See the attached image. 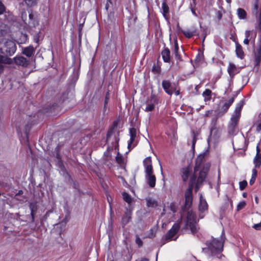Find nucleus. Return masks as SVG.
Returning <instances> with one entry per match:
<instances>
[{"label": "nucleus", "mask_w": 261, "mask_h": 261, "mask_svg": "<svg viewBox=\"0 0 261 261\" xmlns=\"http://www.w3.org/2000/svg\"><path fill=\"white\" fill-rule=\"evenodd\" d=\"M210 167V164L206 163V164L203 166V168L200 170V171L197 179V185L202 183V181L204 180Z\"/></svg>", "instance_id": "obj_8"}, {"label": "nucleus", "mask_w": 261, "mask_h": 261, "mask_svg": "<svg viewBox=\"0 0 261 261\" xmlns=\"http://www.w3.org/2000/svg\"><path fill=\"white\" fill-rule=\"evenodd\" d=\"M207 208V204L205 200L200 198L199 205V210L201 212H203Z\"/></svg>", "instance_id": "obj_26"}, {"label": "nucleus", "mask_w": 261, "mask_h": 261, "mask_svg": "<svg viewBox=\"0 0 261 261\" xmlns=\"http://www.w3.org/2000/svg\"><path fill=\"white\" fill-rule=\"evenodd\" d=\"M253 228L257 230H261V220L259 223L254 224L253 226Z\"/></svg>", "instance_id": "obj_44"}, {"label": "nucleus", "mask_w": 261, "mask_h": 261, "mask_svg": "<svg viewBox=\"0 0 261 261\" xmlns=\"http://www.w3.org/2000/svg\"><path fill=\"white\" fill-rule=\"evenodd\" d=\"M256 217H261V215H259V214H257V215H256Z\"/></svg>", "instance_id": "obj_64"}, {"label": "nucleus", "mask_w": 261, "mask_h": 261, "mask_svg": "<svg viewBox=\"0 0 261 261\" xmlns=\"http://www.w3.org/2000/svg\"><path fill=\"white\" fill-rule=\"evenodd\" d=\"M147 205L148 207H155L158 206V202L154 199L151 198L146 199Z\"/></svg>", "instance_id": "obj_28"}, {"label": "nucleus", "mask_w": 261, "mask_h": 261, "mask_svg": "<svg viewBox=\"0 0 261 261\" xmlns=\"http://www.w3.org/2000/svg\"><path fill=\"white\" fill-rule=\"evenodd\" d=\"M236 52L237 56L240 59H243L244 57V53L242 49L241 45L238 43H236Z\"/></svg>", "instance_id": "obj_22"}, {"label": "nucleus", "mask_w": 261, "mask_h": 261, "mask_svg": "<svg viewBox=\"0 0 261 261\" xmlns=\"http://www.w3.org/2000/svg\"><path fill=\"white\" fill-rule=\"evenodd\" d=\"M143 165L145 168V172L153 171L150 156H148L144 160Z\"/></svg>", "instance_id": "obj_14"}, {"label": "nucleus", "mask_w": 261, "mask_h": 261, "mask_svg": "<svg viewBox=\"0 0 261 261\" xmlns=\"http://www.w3.org/2000/svg\"><path fill=\"white\" fill-rule=\"evenodd\" d=\"M238 121V120L235 119L234 118H231V121L228 126V133L229 134L233 135L234 133Z\"/></svg>", "instance_id": "obj_15"}, {"label": "nucleus", "mask_w": 261, "mask_h": 261, "mask_svg": "<svg viewBox=\"0 0 261 261\" xmlns=\"http://www.w3.org/2000/svg\"><path fill=\"white\" fill-rule=\"evenodd\" d=\"M244 104V102L243 100L240 101V102L238 103L231 118H234L235 119L239 120L240 117L242 108Z\"/></svg>", "instance_id": "obj_13"}, {"label": "nucleus", "mask_w": 261, "mask_h": 261, "mask_svg": "<svg viewBox=\"0 0 261 261\" xmlns=\"http://www.w3.org/2000/svg\"><path fill=\"white\" fill-rule=\"evenodd\" d=\"M113 8V3L110 0H108V2L106 5V9L108 11L109 8Z\"/></svg>", "instance_id": "obj_42"}, {"label": "nucleus", "mask_w": 261, "mask_h": 261, "mask_svg": "<svg viewBox=\"0 0 261 261\" xmlns=\"http://www.w3.org/2000/svg\"><path fill=\"white\" fill-rule=\"evenodd\" d=\"M173 92H175V94L176 95H178L179 94V90H175V89H174V90L173 91Z\"/></svg>", "instance_id": "obj_58"}, {"label": "nucleus", "mask_w": 261, "mask_h": 261, "mask_svg": "<svg viewBox=\"0 0 261 261\" xmlns=\"http://www.w3.org/2000/svg\"><path fill=\"white\" fill-rule=\"evenodd\" d=\"M179 228V224L178 223H175L166 234L165 239L167 241L170 240L176 234Z\"/></svg>", "instance_id": "obj_9"}, {"label": "nucleus", "mask_w": 261, "mask_h": 261, "mask_svg": "<svg viewBox=\"0 0 261 261\" xmlns=\"http://www.w3.org/2000/svg\"><path fill=\"white\" fill-rule=\"evenodd\" d=\"M236 70V67L235 65L232 64H230L228 68V72L229 73V75L232 76L234 74Z\"/></svg>", "instance_id": "obj_33"}, {"label": "nucleus", "mask_w": 261, "mask_h": 261, "mask_svg": "<svg viewBox=\"0 0 261 261\" xmlns=\"http://www.w3.org/2000/svg\"><path fill=\"white\" fill-rule=\"evenodd\" d=\"M196 136H197L196 134L195 133V132H193V139H192V147L193 149L194 148L196 142L197 141Z\"/></svg>", "instance_id": "obj_37"}, {"label": "nucleus", "mask_w": 261, "mask_h": 261, "mask_svg": "<svg viewBox=\"0 0 261 261\" xmlns=\"http://www.w3.org/2000/svg\"><path fill=\"white\" fill-rule=\"evenodd\" d=\"M234 100V97H231L227 101L225 102L222 106L220 111L223 113H225L229 109L230 106L232 105Z\"/></svg>", "instance_id": "obj_16"}, {"label": "nucleus", "mask_w": 261, "mask_h": 261, "mask_svg": "<svg viewBox=\"0 0 261 261\" xmlns=\"http://www.w3.org/2000/svg\"><path fill=\"white\" fill-rule=\"evenodd\" d=\"M30 206V208L31 210V214H32V216L33 217V212H34V211L35 210L36 207H35V205L33 204H31Z\"/></svg>", "instance_id": "obj_49"}, {"label": "nucleus", "mask_w": 261, "mask_h": 261, "mask_svg": "<svg viewBox=\"0 0 261 261\" xmlns=\"http://www.w3.org/2000/svg\"><path fill=\"white\" fill-rule=\"evenodd\" d=\"M162 86L167 94L170 95H171L173 94L174 88L171 86L169 81L166 80L163 81Z\"/></svg>", "instance_id": "obj_10"}, {"label": "nucleus", "mask_w": 261, "mask_h": 261, "mask_svg": "<svg viewBox=\"0 0 261 261\" xmlns=\"http://www.w3.org/2000/svg\"><path fill=\"white\" fill-rule=\"evenodd\" d=\"M206 154L204 152L203 154H201L198 156L195 161V166L194 168V172L201 170L203 168V166L206 164H203L204 161H205L204 156Z\"/></svg>", "instance_id": "obj_7"}, {"label": "nucleus", "mask_w": 261, "mask_h": 261, "mask_svg": "<svg viewBox=\"0 0 261 261\" xmlns=\"http://www.w3.org/2000/svg\"><path fill=\"white\" fill-rule=\"evenodd\" d=\"M255 168H259L261 165V154H256L253 160Z\"/></svg>", "instance_id": "obj_25"}, {"label": "nucleus", "mask_w": 261, "mask_h": 261, "mask_svg": "<svg viewBox=\"0 0 261 261\" xmlns=\"http://www.w3.org/2000/svg\"><path fill=\"white\" fill-rule=\"evenodd\" d=\"M256 176H257V170L255 169H253L252 170V174L251 178L256 179Z\"/></svg>", "instance_id": "obj_46"}, {"label": "nucleus", "mask_w": 261, "mask_h": 261, "mask_svg": "<svg viewBox=\"0 0 261 261\" xmlns=\"http://www.w3.org/2000/svg\"><path fill=\"white\" fill-rule=\"evenodd\" d=\"M145 173V179L150 188H153L155 186L156 177L153 174V171Z\"/></svg>", "instance_id": "obj_6"}, {"label": "nucleus", "mask_w": 261, "mask_h": 261, "mask_svg": "<svg viewBox=\"0 0 261 261\" xmlns=\"http://www.w3.org/2000/svg\"><path fill=\"white\" fill-rule=\"evenodd\" d=\"M136 244H138V245L139 247H141L143 245L142 241H141L140 238L138 236H136Z\"/></svg>", "instance_id": "obj_41"}, {"label": "nucleus", "mask_w": 261, "mask_h": 261, "mask_svg": "<svg viewBox=\"0 0 261 261\" xmlns=\"http://www.w3.org/2000/svg\"><path fill=\"white\" fill-rule=\"evenodd\" d=\"M25 4L30 7L35 6L38 1V0H24Z\"/></svg>", "instance_id": "obj_34"}, {"label": "nucleus", "mask_w": 261, "mask_h": 261, "mask_svg": "<svg viewBox=\"0 0 261 261\" xmlns=\"http://www.w3.org/2000/svg\"><path fill=\"white\" fill-rule=\"evenodd\" d=\"M16 50L15 43L11 40L2 39L0 41V52L2 54L11 56Z\"/></svg>", "instance_id": "obj_2"}, {"label": "nucleus", "mask_w": 261, "mask_h": 261, "mask_svg": "<svg viewBox=\"0 0 261 261\" xmlns=\"http://www.w3.org/2000/svg\"><path fill=\"white\" fill-rule=\"evenodd\" d=\"M112 135V130H111L110 132H109V133H108V136H111V135Z\"/></svg>", "instance_id": "obj_61"}, {"label": "nucleus", "mask_w": 261, "mask_h": 261, "mask_svg": "<svg viewBox=\"0 0 261 261\" xmlns=\"http://www.w3.org/2000/svg\"><path fill=\"white\" fill-rule=\"evenodd\" d=\"M255 200L256 203H258V199L257 197H255Z\"/></svg>", "instance_id": "obj_59"}, {"label": "nucleus", "mask_w": 261, "mask_h": 261, "mask_svg": "<svg viewBox=\"0 0 261 261\" xmlns=\"http://www.w3.org/2000/svg\"><path fill=\"white\" fill-rule=\"evenodd\" d=\"M131 215V211L130 210H127L122 218V223L123 225H126L130 221Z\"/></svg>", "instance_id": "obj_19"}, {"label": "nucleus", "mask_w": 261, "mask_h": 261, "mask_svg": "<svg viewBox=\"0 0 261 261\" xmlns=\"http://www.w3.org/2000/svg\"><path fill=\"white\" fill-rule=\"evenodd\" d=\"M109 243H110L112 240L113 239V234L112 230L110 232H109Z\"/></svg>", "instance_id": "obj_48"}, {"label": "nucleus", "mask_w": 261, "mask_h": 261, "mask_svg": "<svg viewBox=\"0 0 261 261\" xmlns=\"http://www.w3.org/2000/svg\"><path fill=\"white\" fill-rule=\"evenodd\" d=\"M161 173L163 174V169H162V166L161 165Z\"/></svg>", "instance_id": "obj_63"}, {"label": "nucleus", "mask_w": 261, "mask_h": 261, "mask_svg": "<svg viewBox=\"0 0 261 261\" xmlns=\"http://www.w3.org/2000/svg\"><path fill=\"white\" fill-rule=\"evenodd\" d=\"M178 47L177 43V41H175L174 52L178 51Z\"/></svg>", "instance_id": "obj_52"}, {"label": "nucleus", "mask_w": 261, "mask_h": 261, "mask_svg": "<svg viewBox=\"0 0 261 261\" xmlns=\"http://www.w3.org/2000/svg\"><path fill=\"white\" fill-rule=\"evenodd\" d=\"M255 65H258L261 61V48H258L254 52Z\"/></svg>", "instance_id": "obj_20"}, {"label": "nucleus", "mask_w": 261, "mask_h": 261, "mask_svg": "<svg viewBox=\"0 0 261 261\" xmlns=\"http://www.w3.org/2000/svg\"><path fill=\"white\" fill-rule=\"evenodd\" d=\"M123 199L130 204L132 201V198L130 195L126 192H123L122 194Z\"/></svg>", "instance_id": "obj_29"}, {"label": "nucleus", "mask_w": 261, "mask_h": 261, "mask_svg": "<svg viewBox=\"0 0 261 261\" xmlns=\"http://www.w3.org/2000/svg\"><path fill=\"white\" fill-rule=\"evenodd\" d=\"M183 34L186 36L187 37L190 38L192 37L193 36L195 35L196 34V30H186L182 32Z\"/></svg>", "instance_id": "obj_30"}, {"label": "nucleus", "mask_w": 261, "mask_h": 261, "mask_svg": "<svg viewBox=\"0 0 261 261\" xmlns=\"http://www.w3.org/2000/svg\"><path fill=\"white\" fill-rule=\"evenodd\" d=\"M250 33H251V32L250 31H246L245 32V37H246V38H251V37H250Z\"/></svg>", "instance_id": "obj_50"}, {"label": "nucleus", "mask_w": 261, "mask_h": 261, "mask_svg": "<svg viewBox=\"0 0 261 261\" xmlns=\"http://www.w3.org/2000/svg\"><path fill=\"white\" fill-rule=\"evenodd\" d=\"M246 205V202L245 201L240 202L237 205V210L239 211L242 210Z\"/></svg>", "instance_id": "obj_38"}, {"label": "nucleus", "mask_w": 261, "mask_h": 261, "mask_svg": "<svg viewBox=\"0 0 261 261\" xmlns=\"http://www.w3.org/2000/svg\"><path fill=\"white\" fill-rule=\"evenodd\" d=\"M170 208H171V210L173 211V213H175L176 212V210L175 209L174 204L172 203L170 205Z\"/></svg>", "instance_id": "obj_53"}, {"label": "nucleus", "mask_w": 261, "mask_h": 261, "mask_svg": "<svg viewBox=\"0 0 261 261\" xmlns=\"http://www.w3.org/2000/svg\"><path fill=\"white\" fill-rule=\"evenodd\" d=\"M243 197H246V196H247V193H244L243 194Z\"/></svg>", "instance_id": "obj_60"}, {"label": "nucleus", "mask_w": 261, "mask_h": 261, "mask_svg": "<svg viewBox=\"0 0 261 261\" xmlns=\"http://www.w3.org/2000/svg\"><path fill=\"white\" fill-rule=\"evenodd\" d=\"M129 134L130 137V140L127 145L129 150H130L131 148H133L135 146V145L133 144V143L136 137V129L135 128H130Z\"/></svg>", "instance_id": "obj_12"}, {"label": "nucleus", "mask_w": 261, "mask_h": 261, "mask_svg": "<svg viewBox=\"0 0 261 261\" xmlns=\"http://www.w3.org/2000/svg\"><path fill=\"white\" fill-rule=\"evenodd\" d=\"M190 173V170L188 168H183L182 170V178L184 181H187Z\"/></svg>", "instance_id": "obj_27"}, {"label": "nucleus", "mask_w": 261, "mask_h": 261, "mask_svg": "<svg viewBox=\"0 0 261 261\" xmlns=\"http://www.w3.org/2000/svg\"><path fill=\"white\" fill-rule=\"evenodd\" d=\"M238 16L241 19H245L246 17V12L244 10L239 8L237 10Z\"/></svg>", "instance_id": "obj_31"}, {"label": "nucleus", "mask_w": 261, "mask_h": 261, "mask_svg": "<svg viewBox=\"0 0 261 261\" xmlns=\"http://www.w3.org/2000/svg\"><path fill=\"white\" fill-rule=\"evenodd\" d=\"M250 40L251 38H245L244 40V43L245 44L248 45Z\"/></svg>", "instance_id": "obj_51"}, {"label": "nucleus", "mask_w": 261, "mask_h": 261, "mask_svg": "<svg viewBox=\"0 0 261 261\" xmlns=\"http://www.w3.org/2000/svg\"><path fill=\"white\" fill-rule=\"evenodd\" d=\"M136 261H149V259L146 258H142L138 259Z\"/></svg>", "instance_id": "obj_56"}, {"label": "nucleus", "mask_w": 261, "mask_h": 261, "mask_svg": "<svg viewBox=\"0 0 261 261\" xmlns=\"http://www.w3.org/2000/svg\"><path fill=\"white\" fill-rule=\"evenodd\" d=\"M107 261H114V258L112 252H108Z\"/></svg>", "instance_id": "obj_45"}, {"label": "nucleus", "mask_w": 261, "mask_h": 261, "mask_svg": "<svg viewBox=\"0 0 261 261\" xmlns=\"http://www.w3.org/2000/svg\"><path fill=\"white\" fill-rule=\"evenodd\" d=\"M247 182L246 180H243L239 182L240 189L241 190H243L247 186Z\"/></svg>", "instance_id": "obj_36"}, {"label": "nucleus", "mask_w": 261, "mask_h": 261, "mask_svg": "<svg viewBox=\"0 0 261 261\" xmlns=\"http://www.w3.org/2000/svg\"><path fill=\"white\" fill-rule=\"evenodd\" d=\"M212 91L210 89H206L202 94L203 97H204L205 100H210L211 98Z\"/></svg>", "instance_id": "obj_32"}, {"label": "nucleus", "mask_w": 261, "mask_h": 261, "mask_svg": "<svg viewBox=\"0 0 261 261\" xmlns=\"http://www.w3.org/2000/svg\"><path fill=\"white\" fill-rule=\"evenodd\" d=\"M199 88V86H198V85H197V86L195 87V89H196V90H198V89Z\"/></svg>", "instance_id": "obj_62"}, {"label": "nucleus", "mask_w": 261, "mask_h": 261, "mask_svg": "<svg viewBox=\"0 0 261 261\" xmlns=\"http://www.w3.org/2000/svg\"><path fill=\"white\" fill-rule=\"evenodd\" d=\"M183 229L190 230L193 234L198 231L199 227L196 221V216L192 211L188 212L186 223Z\"/></svg>", "instance_id": "obj_1"}, {"label": "nucleus", "mask_w": 261, "mask_h": 261, "mask_svg": "<svg viewBox=\"0 0 261 261\" xmlns=\"http://www.w3.org/2000/svg\"><path fill=\"white\" fill-rule=\"evenodd\" d=\"M34 51H35V50H34V48L32 46H29V47L24 48L23 49L22 53H23V54L25 55L27 57H30L33 55Z\"/></svg>", "instance_id": "obj_24"}, {"label": "nucleus", "mask_w": 261, "mask_h": 261, "mask_svg": "<svg viewBox=\"0 0 261 261\" xmlns=\"http://www.w3.org/2000/svg\"><path fill=\"white\" fill-rule=\"evenodd\" d=\"M162 58L165 62H169L170 59V53L168 48L164 49L162 52Z\"/></svg>", "instance_id": "obj_21"}, {"label": "nucleus", "mask_w": 261, "mask_h": 261, "mask_svg": "<svg viewBox=\"0 0 261 261\" xmlns=\"http://www.w3.org/2000/svg\"><path fill=\"white\" fill-rule=\"evenodd\" d=\"M175 53V57L176 58H177V60H180V56L178 53V51H176V52H174Z\"/></svg>", "instance_id": "obj_54"}, {"label": "nucleus", "mask_w": 261, "mask_h": 261, "mask_svg": "<svg viewBox=\"0 0 261 261\" xmlns=\"http://www.w3.org/2000/svg\"><path fill=\"white\" fill-rule=\"evenodd\" d=\"M108 198V201L109 203V204H110V209H111V220L112 219V205H113V199L112 198L110 197V199L109 198V197H107Z\"/></svg>", "instance_id": "obj_40"}, {"label": "nucleus", "mask_w": 261, "mask_h": 261, "mask_svg": "<svg viewBox=\"0 0 261 261\" xmlns=\"http://www.w3.org/2000/svg\"><path fill=\"white\" fill-rule=\"evenodd\" d=\"M21 18L23 22L30 27H35L38 24L36 13L31 9H28L22 12Z\"/></svg>", "instance_id": "obj_3"}, {"label": "nucleus", "mask_w": 261, "mask_h": 261, "mask_svg": "<svg viewBox=\"0 0 261 261\" xmlns=\"http://www.w3.org/2000/svg\"><path fill=\"white\" fill-rule=\"evenodd\" d=\"M223 241L222 238L220 240L213 239L212 241L207 244L208 249L212 253H219L223 250Z\"/></svg>", "instance_id": "obj_5"}, {"label": "nucleus", "mask_w": 261, "mask_h": 261, "mask_svg": "<svg viewBox=\"0 0 261 261\" xmlns=\"http://www.w3.org/2000/svg\"><path fill=\"white\" fill-rule=\"evenodd\" d=\"M115 160L120 165L121 169L125 171V161L124 159L122 158L119 152H117V156L115 157Z\"/></svg>", "instance_id": "obj_17"}, {"label": "nucleus", "mask_w": 261, "mask_h": 261, "mask_svg": "<svg viewBox=\"0 0 261 261\" xmlns=\"http://www.w3.org/2000/svg\"><path fill=\"white\" fill-rule=\"evenodd\" d=\"M15 63L18 65L27 67L29 65V61L22 56H17L14 58Z\"/></svg>", "instance_id": "obj_11"}, {"label": "nucleus", "mask_w": 261, "mask_h": 261, "mask_svg": "<svg viewBox=\"0 0 261 261\" xmlns=\"http://www.w3.org/2000/svg\"><path fill=\"white\" fill-rule=\"evenodd\" d=\"M256 154H261L260 152V149L259 148L258 145L256 146Z\"/></svg>", "instance_id": "obj_57"}, {"label": "nucleus", "mask_w": 261, "mask_h": 261, "mask_svg": "<svg viewBox=\"0 0 261 261\" xmlns=\"http://www.w3.org/2000/svg\"><path fill=\"white\" fill-rule=\"evenodd\" d=\"M162 8L163 11V15L165 16V15L168 12L169 8L168 6L166 4L165 2L163 3Z\"/></svg>", "instance_id": "obj_35"}, {"label": "nucleus", "mask_w": 261, "mask_h": 261, "mask_svg": "<svg viewBox=\"0 0 261 261\" xmlns=\"http://www.w3.org/2000/svg\"><path fill=\"white\" fill-rule=\"evenodd\" d=\"M256 17V22L255 24V28L260 33L259 40L258 44V48H261V17Z\"/></svg>", "instance_id": "obj_18"}, {"label": "nucleus", "mask_w": 261, "mask_h": 261, "mask_svg": "<svg viewBox=\"0 0 261 261\" xmlns=\"http://www.w3.org/2000/svg\"><path fill=\"white\" fill-rule=\"evenodd\" d=\"M196 178V176L195 174L193 175L192 177H191L190 179V182L189 184V187L188 189L186 191L185 194V204L184 206L185 210H188L192 204L193 201V195H192V191L193 189V184Z\"/></svg>", "instance_id": "obj_4"}, {"label": "nucleus", "mask_w": 261, "mask_h": 261, "mask_svg": "<svg viewBox=\"0 0 261 261\" xmlns=\"http://www.w3.org/2000/svg\"><path fill=\"white\" fill-rule=\"evenodd\" d=\"M111 21V22L113 21V13L111 12L108 15V21Z\"/></svg>", "instance_id": "obj_47"}, {"label": "nucleus", "mask_w": 261, "mask_h": 261, "mask_svg": "<svg viewBox=\"0 0 261 261\" xmlns=\"http://www.w3.org/2000/svg\"><path fill=\"white\" fill-rule=\"evenodd\" d=\"M5 12V7L0 1V15L3 14Z\"/></svg>", "instance_id": "obj_43"}, {"label": "nucleus", "mask_w": 261, "mask_h": 261, "mask_svg": "<svg viewBox=\"0 0 261 261\" xmlns=\"http://www.w3.org/2000/svg\"><path fill=\"white\" fill-rule=\"evenodd\" d=\"M255 180V178H251L250 180V182H249L250 185H252L254 183Z\"/></svg>", "instance_id": "obj_55"}, {"label": "nucleus", "mask_w": 261, "mask_h": 261, "mask_svg": "<svg viewBox=\"0 0 261 261\" xmlns=\"http://www.w3.org/2000/svg\"><path fill=\"white\" fill-rule=\"evenodd\" d=\"M10 60V59L0 55V73H1L3 71V70H4V66H3V64L10 63V62H9Z\"/></svg>", "instance_id": "obj_23"}, {"label": "nucleus", "mask_w": 261, "mask_h": 261, "mask_svg": "<svg viewBox=\"0 0 261 261\" xmlns=\"http://www.w3.org/2000/svg\"><path fill=\"white\" fill-rule=\"evenodd\" d=\"M154 108V105L152 103L148 105L146 108H145V111L146 112H149L152 111Z\"/></svg>", "instance_id": "obj_39"}]
</instances>
